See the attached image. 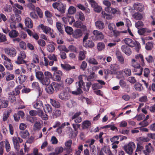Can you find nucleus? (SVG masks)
I'll list each match as a JSON object with an SVG mask.
<instances>
[{"mask_svg":"<svg viewBox=\"0 0 155 155\" xmlns=\"http://www.w3.org/2000/svg\"><path fill=\"white\" fill-rule=\"evenodd\" d=\"M134 88L135 90L138 91H141L142 88H143L142 85L139 83H136L134 85Z\"/></svg>","mask_w":155,"mask_h":155,"instance_id":"nucleus-49","label":"nucleus"},{"mask_svg":"<svg viewBox=\"0 0 155 155\" xmlns=\"http://www.w3.org/2000/svg\"><path fill=\"white\" fill-rule=\"evenodd\" d=\"M120 67L119 65L117 64H111L110 66V69L112 70L114 74H117V71L119 69Z\"/></svg>","mask_w":155,"mask_h":155,"instance_id":"nucleus-24","label":"nucleus"},{"mask_svg":"<svg viewBox=\"0 0 155 155\" xmlns=\"http://www.w3.org/2000/svg\"><path fill=\"white\" fill-rule=\"evenodd\" d=\"M95 25L96 28L99 29H103L104 27V23L100 21H98L95 22Z\"/></svg>","mask_w":155,"mask_h":155,"instance_id":"nucleus-37","label":"nucleus"},{"mask_svg":"<svg viewBox=\"0 0 155 155\" xmlns=\"http://www.w3.org/2000/svg\"><path fill=\"white\" fill-rule=\"evenodd\" d=\"M26 78L25 75H21L18 77V80L19 81V83L20 84H22L25 81Z\"/></svg>","mask_w":155,"mask_h":155,"instance_id":"nucleus-46","label":"nucleus"},{"mask_svg":"<svg viewBox=\"0 0 155 155\" xmlns=\"http://www.w3.org/2000/svg\"><path fill=\"white\" fill-rule=\"evenodd\" d=\"M30 17L33 19H37L38 18V16L35 12L33 11L30 13Z\"/></svg>","mask_w":155,"mask_h":155,"instance_id":"nucleus-61","label":"nucleus"},{"mask_svg":"<svg viewBox=\"0 0 155 155\" xmlns=\"http://www.w3.org/2000/svg\"><path fill=\"white\" fill-rule=\"evenodd\" d=\"M72 143V141L71 140H69L68 141L66 142L65 143V146L67 147L64 149L66 150L67 153H70L72 152V149L71 148V145Z\"/></svg>","mask_w":155,"mask_h":155,"instance_id":"nucleus-18","label":"nucleus"},{"mask_svg":"<svg viewBox=\"0 0 155 155\" xmlns=\"http://www.w3.org/2000/svg\"><path fill=\"white\" fill-rule=\"evenodd\" d=\"M52 6L54 8L57 9L61 14L65 13L66 6L60 1H58L53 3Z\"/></svg>","mask_w":155,"mask_h":155,"instance_id":"nucleus-2","label":"nucleus"},{"mask_svg":"<svg viewBox=\"0 0 155 155\" xmlns=\"http://www.w3.org/2000/svg\"><path fill=\"white\" fill-rule=\"evenodd\" d=\"M146 150L143 151V153L145 155H149L153 149L151 146H146Z\"/></svg>","mask_w":155,"mask_h":155,"instance_id":"nucleus-29","label":"nucleus"},{"mask_svg":"<svg viewBox=\"0 0 155 155\" xmlns=\"http://www.w3.org/2000/svg\"><path fill=\"white\" fill-rule=\"evenodd\" d=\"M5 147L7 152H8L11 150V147L10 143L7 140H5Z\"/></svg>","mask_w":155,"mask_h":155,"instance_id":"nucleus-62","label":"nucleus"},{"mask_svg":"<svg viewBox=\"0 0 155 155\" xmlns=\"http://www.w3.org/2000/svg\"><path fill=\"white\" fill-rule=\"evenodd\" d=\"M5 54L10 57H14L17 54V51L13 47H8L4 49Z\"/></svg>","mask_w":155,"mask_h":155,"instance_id":"nucleus-8","label":"nucleus"},{"mask_svg":"<svg viewBox=\"0 0 155 155\" xmlns=\"http://www.w3.org/2000/svg\"><path fill=\"white\" fill-rule=\"evenodd\" d=\"M18 35V32L16 30H12L9 33V35L11 38H14Z\"/></svg>","mask_w":155,"mask_h":155,"instance_id":"nucleus-40","label":"nucleus"},{"mask_svg":"<svg viewBox=\"0 0 155 155\" xmlns=\"http://www.w3.org/2000/svg\"><path fill=\"white\" fill-rule=\"evenodd\" d=\"M101 151L102 152H104L106 154H108L111 152L110 150L109 147L107 146H104L101 149Z\"/></svg>","mask_w":155,"mask_h":155,"instance_id":"nucleus-47","label":"nucleus"},{"mask_svg":"<svg viewBox=\"0 0 155 155\" xmlns=\"http://www.w3.org/2000/svg\"><path fill=\"white\" fill-rule=\"evenodd\" d=\"M121 49L122 52L127 55H130L132 53L131 49L128 46L123 45L121 47Z\"/></svg>","mask_w":155,"mask_h":155,"instance_id":"nucleus-15","label":"nucleus"},{"mask_svg":"<svg viewBox=\"0 0 155 155\" xmlns=\"http://www.w3.org/2000/svg\"><path fill=\"white\" fill-rule=\"evenodd\" d=\"M134 9L141 12L144 9V6L142 4L139 3H135L134 5Z\"/></svg>","mask_w":155,"mask_h":155,"instance_id":"nucleus-17","label":"nucleus"},{"mask_svg":"<svg viewBox=\"0 0 155 155\" xmlns=\"http://www.w3.org/2000/svg\"><path fill=\"white\" fill-rule=\"evenodd\" d=\"M34 107L37 109L40 110L43 107V104L41 101L37 100L34 104Z\"/></svg>","mask_w":155,"mask_h":155,"instance_id":"nucleus-21","label":"nucleus"},{"mask_svg":"<svg viewBox=\"0 0 155 155\" xmlns=\"http://www.w3.org/2000/svg\"><path fill=\"white\" fill-rule=\"evenodd\" d=\"M135 58L136 60L135 62L136 61H139L140 63L142 66L145 65V64L144 62V60L143 55L141 54H137L135 55Z\"/></svg>","mask_w":155,"mask_h":155,"instance_id":"nucleus-14","label":"nucleus"},{"mask_svg":"<svg viewBox=\"0 0 155 155\" xmlns=\"http://www.w3.org/2000/svg\"><path fill=\"white\" fill-rule=\"evenodd\" d=\"M82 35V31L80 29H76L73 34L74 37L76 38L80 37Z\"/></svg>","mask_w":155,"mask_h":155,"instance_id":"nucleus-27","label":"nucleus"},{"mask_svg":"<svg viewBox=\"0 0 155 155\" xmlns=\"http://www.w3.org/2000/svg\"><path fill=\"white\" fill-rule=\"evenodd\" d=\"M41 124L40 122H36L34 126V129L35 130H39L41 129Z\"/></svg>","mask_w":155,"mask_h":155,"instance_id":"nucleus-50","label":"nucleus"},{"mask_svg":"<svg viewBox=\"0 0 155 155\" xmlns=\"http://www.w3.org/2000/svg\"><path fill=\"white\" fill-rule=\"evenodd\" d=\"M91 2H92V5L93 6V4L94 5V11L97 12H101L102 10L101 7L100 6L97 5V3L96 2L93 1V0H91Z\"/></svg>","mask_w":155,"mask_h":155,"instance_id":"nucleus-31","label":"nucleus"},{"mask_svg":"<svg viewBox=\"0 0 155 155\" xmlns=\"http://www.w3.org/2000/svg\"><path fill=\"white\" fill-rule=\"evenodd\" d=\"M57 28L61 34H63L64 33L63 28L61 24L59 22H57L56 24Z\"/></svg>","mask_w":155,"mask_h":155,"instance_id":"nucleus-45","label":"nucleus"},{"mask_svg":"<svg viewBox=\"0 0 155 155\" xmlns=\"http://www.w3.org/2000/svg\"><path fill=\"white\" fill-rule=\"evenodd\" d=\"M132 16L136 20H141L143 17V15L139 12H135Z\"/></svg>","mask_w":155,"mask_h":155,"instance_id":"nucleus-30","label":"nucleus"},{"mask_svg":"<svg viewBox=\"0 0 155 155\" xmlns=\"http://www.w3.org/2000/svg\"><path fill=\"white\" fill-rule=\"evenodd\" d=\"M124 43L131 47H135L136 51L138 52L140 48V43L137 41H133L131 39L129 38H125L124 39Z\"/></svg>","mask_w":155,"mask_h":155,"instance_id":"nucleus-1","label":"nucleus"},{"mask_svg":"<svg viewBox=\"0 0 155 155\" xmlns=\"http://www.w3.org/2000/svg\"><path fill=\"white\" fill-rule=\"evenodd\" d=\"M74 26L76 28H81L83 26H85L84 25H83L82 22L80 21H77L74 23Z\"/></svg>","mask_w":155,"mask_h":155,"instance_id":"nucleus-56","label":"nucleus"},{"mask_svg":"<svg viewBox=\"0 0 155 155\" xmlns=\"http://www.w3.org/2000/svg\"><path fill=\"white\" fill-rule=\"evenodd\" d=\"M132 66L134 68V71L137 72L135 74L139 76L141 75L142 74L143 69L142 67H140V64L135 62L134 59L132 60Z\"/></svg>","mask_w":155,"mask_h":155,"instance_id":"nucleus-4","label":"nucleus"},{"mask_svg":"<svg viewBox=\"0 0 155 155\" xmlns=\"http://www.w3.org/2000/svg\"><path fill=\"white\" fill-rule=\"evenodd\" d=\"M44 75L45 76L42 78L40 82L44 85H48L50 82V78L52 77V74L49 72L45 71L44 73Z\"/></svg>","mask_w":155,"mask_h":155,"instance_id":"nucleus-5","label":"nucleus"},{"mask_svg":"<svg viewBox=\"0 0 155 155\" xmlns=\"http://www.w3.org/2000/svg\"><path fill=\"white\" fill-rule=\"evenodd\" d=\"M22 86L21 85H18L15 89L14 91H12V94L16 96L18 95L20 93V90L22 88Z\"/></svg>","mask_w":155,"mask_h":155,"instance_id":"nucleus-32","label":"nucleus"},{"mask_svg":"<svg viewBox=\"0 0 155 155\" xmlns=\"http://www.w3.org/2000/svg\"><path fill=\"white\" fill-rule=\"evenodd\" d=\"M116 56L120 64H123L124 63V59L121 52L119 51H117L116 52Z\"/></svg>","mask_w":155,"mask_h":155,"instance_id":"nucleus-20","label":"nucleus"},{"mask_svg":"<svg viewBox=\"0 0 155 155\" xmlns=\"http://www.w3.org/2000/svg\"><path fill=\"white\" fill-rule=\"evenodd\" d=\"M48 58L51 60H53L55 61H58L57 56L54 54L49 55Z\"/></svg>","mask_w":155,"mask_h":155,"instance_id":"nucleus-64","label":"nucleus"},{"mask_svg":"<svg viewBox=\"0 0 155 155\" xmlns=\"http://www.w3.org/2000/svg\"><path fill=\"white\" fill-rule=\"evenodd\" d=\"M13 11L15 13V15H13L11 18V20L13 21H17L18 22L21 20V17L19 15L21 13V11L20 10L16 8L15 7L13 8Z\"/></svg>","mask_w":155,"mask_h":155,"instance_id":"nucleus-9","label":"nucleus"},{"mask_svg":"<svg viewBox=\"0 0 155 155\" xmlns=\"http://www.w3.org/2000/svg\"><path fill=\"white\" fill-rule=\"evenodd\" d=\"M58 48L61 52L63 51L68 52H69V50L68 49L65 45H60L58 46Z\"/></svg>","mask_w":155,"mask_h":155,"instance_id":"nucleus-58","label":"nucleus"},{"mask_svg":"<svg viewBox=\"0 0 155 155\" xmlns=\"http://www.w3.org/2000/svg\"><path fill=\"white\" fill-rule=\"evenodd\" d=\"M47 49L49 52H52L54 51L55 47L53 44H51L48 45Z\"/></svg>","mask_w":155,"mask_h":155,"instance_id":"nucleus-54","label":"nucleus"},{"mask_svg":"<svg viewBox=\"0 0 155 155\" xmlns=\"http://www.w3.org/2000/svg\"><path fill=\"white\" fill-rule=\"evenodd\" d=\"M51 84L53 88H55V90L57 91L64 87V85L63 84H59L56 82H53Z\"/></svg>","mask_w":155,"mask_h":155,"instance_id":"nucleus-22","label":"nucleus"},{"mask_svg":"<svg viewBox=\"0 0 155 155\" xmlns=\"http://www.w3.org/2000/svg\"><path fill=\"white\" fill-rule=\"evenodd\" d=\"M81 114V112L80 111L77 112L71 118V120H74V122L77 124L81 123L82 120V118L79 116Z\"/></svg>","mask_w":155,"mask_h":155,"instance_id":"nucleus-11","label":"nucleus"},{"mask_svg":"<svg viewBox=\"0 0 155 155\" xmlns=\"http://www.w3.org/2000/svg\"><path fill=\"white\" fill-rule=\"evenodd\" d=\"M43 109L45 113H50L52 110V107L49 104H45L43 107Z\"/></svg>","mask_w":155,"mask_h":155,"instance_id":"nucleus-25","label":"nucleus"},{"mask_svg":"<svg viewBox=\"0 0 155 155\" xmlns=\"http://www.w3.org/2000/svg\"><path fill=\"white\" fill-rule=\"evenodd\" d=\"M24 58H22L20 56H18L15 63L18 64H25L26 61L24 60Z\"/></svg>","mask_w":155,"mask_h":155,"instance_id":"nucleus-43","label":"nucleus"},{"mask_svg":"<svg viewBox=\"0 0 155 155\" xmlns=\"http://www.w3.org/2000/svg\"><path fill=\"white\" fill-rule=\"evenodd\" d=\"M15 95H14L13 94H12L8 97V99L10 100L11 103H13L16 101V97L15 96Z\"/></svg>","mask_w":155,"mask_h":155,"instance_id":"nucleus-63","label":"nucleus"},{"mask_svg":"<svg viewBox=\"0 0 155 155\" xmlns=\"http://www.w3.org/2000/svg\"><path fill=\"white\" fill-rule=\"evenodd\" d=\"M87 54L86 51H81L79 52L78 59L80 61L83 60L85 58V54Z\"/></svg>","mask_w":155,"mask_h":155,"instance_id":"nucleus-39","label":"nucleus"},{"mask_svg":"<svg viewBox=\"0 0 155 155\" xmlns=\"http://www.w3.org/2000/svg\"><path fill=\"white\" fill-rule=\"evenodd\" d=\"M91 124L90 121L88 120H85L82 123V129H87Z\"/></svg>","mask_w":155,"mask_h":155,"instance_id":"nucleus-33","label":"nucleus"},{"mask_svg":"<svg viewBox=\"0 0 155 155\" xmlns=\"http://www.w3.org/2000/svg\"><path fill=\"white\" fill-rule=\"evenodd\" d=\"M119 137H121V136H115L111 138L110 141L112 142H113V143L118 144L119 141L118 140L119 139Z\"/></svg>","mask_w":155,"mask_h":155,"instance_id":"nucleus-51","label":"nucleus"},{"mask_svg":"<svg viewBox=\"0 0 155 155\" xmlns=\"http://www.w3.org/2000/svg\"><path fill=\"white\" fill-rule=\"evenodd\" d=\"M50 102L52 105L55 108H58L61 106L60 103L54 99H51Z\"/></svg>","mask_w":155,"mask_h":155,"instance_id":"nucleus-36","label":"nucleus"},{"mask_svg":"<svg viewBox=\"0 0 155 155\" xmlns=\"http://www.w3.org/2000/svg\"><path fill=\"white\" fill-rule=\"evenodd\" d=\"M76 12V8L73 6H70L68 9V13L70 15L74 14Z\"/></svg>","mask_w":155,"mask_h":155,"instance_id":"nucleus-59","label":"nucleus"},{"mask_svg":"<svg viewBox=\"0 0 155 155\" xmlns=\"http://www.w3.org/2000/svg\"><path fill=\"white\" fill-rule=\"evenodd\" d=\"M8 105V101L7 100L2 99L0 100V108L7 107Z\"/></svg>","mask_w":155,"mask_h":155,"instance_id":"nucleus-26","label":"nucleus"},{"mask_svg":"<svg viewBox=\"0 0 155 155\" xmlns=\"http://www.w3.org/2000/svg\"><path fill=\"white\" fill-rule=\"evenodd\" d=\"M93 33L95 36V38L97 40H100L104 38V36L102 33L98 30H94L93 31Z\"/></svg>","mask_w":155,"mask_h":155,"instance_id":"nucleus-16","label":"nucleus"},{"mask_svg":"<svg viewBox=\"0 0 155 155\" xmlns=\"http://www.w3.org/2000/svg\"><path fill=\"white\" fill-rule=\"evenodd\" d=\"M35 76L37 78L40 82L42 80L43 77L45 76L43 72L41 71L36 72Z\"/></svg>","mask_w":155,"mask_h":155,"instance_id":"nucleus-38","label":"nucleus"},{"mask_svg":"<svg viewBox=\"0 0 155 155\" xmlns=\"http://www.w3.org/2000/svg\"><path fill=\"white\" fill-rule=\"evenodd\" d=\"M143 23L141 21H139L135 24V26L138 29L140 28L143 27Z\"/></svg>","mask_w":155,"mask_h":155,"instance_id":"nucleus-57","label":"nucleus"},{"mask_svg":"<svg viewBox=\"0 0 155 155\" xmlns=\"http://www.w3.org/2000/svg\"><path fill=\"white\" fill-rule=\"evenodd\" d=\"M31 87L33 89L37 90L38 91L39 96H41L42 95V91L38 82H34L32 84Z\"/></svg>","mask_w":155,"mask_h":155,"instance_id":"nucleus-13","label":"nucleus"},{"mask_svg":"<svg viewBox=\"0 0 155 155\" xmlns=\"http://www.w3.org/2000/svg\"><path fill=\"white\" fill-rule=\"evenodd\" d=\"M45 90L47 93L49 94H52L54 91V88H53L51 84L50 85H47Z\"/></svg>","mask_w":155,"mask_h":155,"instance_id":"nucleus-41","label":"nucleus"},{"mask_svg":"<svg viewBox=\"0 0 155 155\" xmlns=\"http://www.w3.org/2000/svg\"><path fill=\"white\" fill-rule=\"evenodd\" d=\"M39 27L40 28L43 30V32L46 34L51 33V28L48 26L41 24L39 26Z\"/></svg>","mask_w":155,"mask_h":155,"instance_id":"nucleus-19","label":"nucleus"},{"mask_svg":"<svg viewBox=\"0 0 155 155\" xmlns=\"http://www.w3.org/2000/svg\"><path fill=\"white\" fill-rule=\"evenodd\" d=\"M84 45L86 48H92L94 46V44L92 41L87 40L84 43Z\"/></svg>","mask_w":155,"mask_h":155,"instance_id":"nucleus-34","label":"nucleus"},{"mask_svg":"<svg viewBox=\"0 0 155 155\" xmlns=\"http://www.w3.org/2000/svg\"><path fill=\"white\" fill-rule=\"evenodd\" d=\"M105 45L103 42H99L97 44V48L99 51H101L104 48Z\"/></svg>","mask_w":155,"mask_h":155,"instance_id":"nucleus-60","label":"nucleus"},{"mask_svg":"<svg viewBox=\"0 0 155 155\" xmlns=\"http://www.w3.org/2000/svg\"><path fill=\"white\" fill-rule=\"evenodd\" d=\"M12 141L15 149L18 151L20 149L19 143L23 142L22 139L19 137H14L12 138Z\"/></svg>","mask_w":155,"mask_h":155,"instance_id":"nucleus-10","label":"nucleus"},{"mask_svg":"<svg viewBox=\"0 0 155 155\" xmlns=\"http://www.w3.org/2000/svg\"><path fill=\"white\" fill-rule=\"evenodd\" d=\"M110 7H107L105 8V11L102 12L103 17L107 19L110 18Z\"/></svg>","mask_w":155,"mask_h":155,"instance_id":"nucleus-12","label":"nucleus"},{"mask_svg":"<svg viewBox=\"0 0 155 155\" xmlns=\"http://www.w3.org/2000/svg\"><path fill=\"white\" fill-rule=\"evenodd\" d=\"M25 24L26 27L31 28H32L33 22L31 19L29 18H26L25 19Z\"/></svg>","mask_w":155,"mask_h":155,"instance_id":"nucleus-23","label":"nucleus"},{"mask_svg":"<svg viewBox=\"0 0 155 155\" xmlns=\"http://www.w3.org/2000/svg\"><path fill=\"white\" fill-rule=\"evenodd\" d=\"M66 19V20L68 21L69 24L70 25H72V23L75 21L73 17L70 15H68Z\"/></svg>","mask_w":155,"mask_h":155,"instance_id":"nucleus-44","label":"nucleus"},{"mask_svg":"<svg viewBox=\"0 0 155 155\" xmlns=\"http://www.w3.org/2000/svg\"><path fill=\"white\" fill-rule=\"evenodd\" d=\"M59 97L61 100L67 101L70 98V91L68 89H65L59 94Z\"/></svg>","mask_w":155,"mask_h":155,"instance_id":"nucleus-7","label":"nucleus"},{"mask_svg":"<svg viewBox=\"0 0 155 155\" xmlns=\"http://www.w3.org/2000/svg\"><path fill=\"white\" fill-rule=\"evenodd\" d=\"M38 114L44 120H46L48 118V116L46 114H44L43 111L41 110L38 111Z\"/></svg>","mask_w":155,"mask_h":155,"instance_id":"nucleus-35","label":"nucleus"},{"mask_svg":"<svg viewBox=\"0 0 155 155\" xmlns=\"http://www.w3.org/2000/svg\"><path fill=\"white\" fill-rule=\"evenodd\" d=\"M90 148V151L91 154L93 155H95L96 152V149L95 145L89 146Z\"/></svg>","mask_w":155,"mask_h":155,"instance_id":"nucleus-53","label":"nucleus"},{"mask_svg":"<svg viewBox=\"0 0 155 155\" xmlns=\"http://www.w3.org/2000/svg\"><path fill=\"white\" fill-rule=\"evenodd\" d=\"M36 11L39 17L41 18L43 17V13L39 7H37L36 8Z\"/></svg>","mask_w":155,"mask_h":155,"instance_id":"nucleus-48","label":"nucleus"},{"mask_svg":"<svg viewBox=\"0 0 155 155\" xmlns=\"http://www.w3.org/2000/svg\"><path fill=\"white\" fill-rule=\"evenodd\" d=\"M136 145L133 142H130L127 144L125 145L124 149L126 152L130 155H132L133 150L135 148Z\"/></svg>","mask_w":155,"mask_h":155,"instance_id":"nucleus-6","label":"nucleus"},{"mask_svg":"<svg viewBox=\"0 0 155 155\" xmlns=\"http://www.w3.org/2000/svg\"><path fill=\"white\" fill-rule=\"evenodd\" d=\"M61 66L64 70L69 71L71 69L75 68L74 66H71L70 65L67 64H61Z\"/></svg>","mask_w":155,"mask_h":155,"instance_id":"nucleus-28","label":"nucleus"},{"mask_svg":"<svg viewBox=\"0 0 155 155\" xmlns=\"http://www.w3.org/2000/svg\"><path fill=\"white\" fill-rule=\"evenodd\" d=\"M21 137L23 138H25L29 136V133L27 130H21L20 133Z\"/></svg>","mask_w":155,"mask_h":155,"instance_id":"nucleus-42","label":"nucleus"},{"mask_svg":"<svg viewBox=\"0 0 155 155\" xmlns=\"http://www.w3.org/2000/svg\"><path fill=\"white\" fill-rule=\"evenodd\" d=\"M95 77V73L92 72L87 77V79L88 81H92L94 80V78Z\"/></svg>","mask_w":155,"mask_h":155,"instance_id":"nucleus-52","label":"nucleus"},{"mask_svg":"<svg viewBox=\"0 0 155 155\" xmlns=\"http://www.w3.org/2000/svg\"><path fill=\"white\" fill-rule=\"evenodd\" d=\"M76 87L77 88L76 91L72 92L73 94L78 95L83 93V91L81 88L83 89V87L85 86V83L84 82L78 81L76 83Z\"/></svg>","mask_w":155,"mask_h":155,"instance_id":"nucleus-3","label":"nucleus"},{"mask_svg":"<svg viewBox=\"0 0 155 155\" xmlns=\"http://www.w3.org/2000/svg\"><path fill=\"white\" fill-rule=\"evenodd\" d=\"M99 83H97L93 84L92 85V88L93 90H95L98 89H101L103 87V86H101Z\"/></svg>","mask_w":155,"mask_h":155,"instance_id":"nucleus-55","label":"nucleus"}]
</instances>
